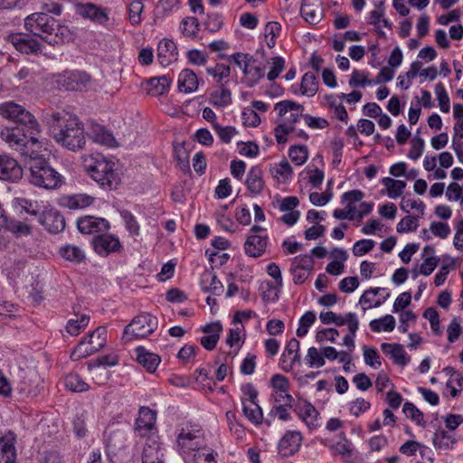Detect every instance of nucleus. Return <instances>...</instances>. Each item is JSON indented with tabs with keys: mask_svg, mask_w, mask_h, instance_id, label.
<instances>
[{
	"mask_svg": "<svg viewBox=\"0 0 463 463\" xmlns=\"http://www.w3.org/2000/svg\"><path fill=\"white\" fill-rule=\"evenodd\" d=\"M334 324L337 326L347 325L348 330L352 334L356 333L359 327V320L357 316L352 312L347 313L345 317L335 314Z\"/></svg>",
	"mask_w": 463,
	"mask_h": 463,
	"instance_id": "c03bdc74",
	"label": "nucleus"
},
{
	"mask_svg": "<svg viewBox=\"0 0 463 463\" xmlns=\"http://www.w3.org/2000/svg\"><path fill=\"white\" fill-rule=\"evenodd\" d=\"M246 185L248 190L253 194H259L264 187L262 179V171L258 166H252L248 172L246 178Z\"/></svg>",
	"mask_w": 463,
	"mask_h": 463,
	"instance_id": "c85d7f7f",
	"label": "nucleus"
},
{
	"mask_svg": "<svg viewBox=\"0 0 463 463\" xmlns=\"http://www.w3.org/2000/svg\"><path fill=\"white\" fill-rule=\"evenodd\" d=\"M216 456L217 453L213 449L203 447L194 452L191 463H217Z\"/></svg>",
	"mask_w": 463,
	"mask_h": 463,
	"instance_id": "09e8293b",
	"label": "nucleus"
},
{
	"mask_svg": "<svg viewBox=\"0 0 463 463\" xmlns=\"http://www.w3.org/2000/svg\"><path fill=\"white\" fill-rule=\"evenodd\" d=\"M285 67V60L280 57H273L271 58V67L269 71L267 74V78L269 81H273L276 80L280 72L284 70Z\"/></svg>",
	"mask_w": 463,
	"mask_h": 463,
	"instance_id": "bf43d9fd",
	"label": "nucleus"
},
{
	"mask_svg": "<svg viewBox=\"0 0 463 463\" xmlns=\"http://www.w3.org/2000/svg\"><path fill=\"white\" fill-rule=\"evenodd\" d=\"M294 411L310 429L317 427L318 411L307 401H303L295 405Z\"/></svg>",
	"mask_w": 463,
	"mask_h": 463,
	"instance_id": "412c9836",
	"label": "nucleus"
},
{
	"mask_svg": "<svg viewBox=\"0 0 463 463\" xmlns=\"http://www.w3.org/2000/svg\"><path fill=\"white\" fill-rule=\"evenodd\" d=\"M118 364V358L115 355H103L91 360L88 363V368L90 371L95 370V368H106V366H113Z\"/></svg>",
	"mask_w": 463,
	"mask_h": 463,
	"instance_id": "603ef678",
	"label": "nucleus"
},
{
	"mask_svg": "<svg viewBox=\"0 0 463 463\" xmlns=\"http://www.w3.org/2000/svg\"><path fill=\"white\" fill-rule=\"evenodd\" d=\"M375 245L374 241L369 239H363L357 241L353 246V254L354 256H363L371 251Z\"/></svg>",
	"mask_w": 463,
	"mask_h": 463,
	"instance_id": "052dcab7",
	"label": "nucleus"
},
{
	"mask_svg": "<svg viewBox=\"0 0 463 463\" xmlns=\"http://www.w3.org/2000/svg\"><path fill=\"white\" fill-rule=\"evenodd\" d=\"M143 10L144 5L141 0H130L128 4V19L132 25H137L141 23Z\"/></svg>",
	"mask_w": 463,
	"mask_h": 463,
	"instance_id": "de8ad7c7",
	"label": "nucleus"
},
{
	"mask_svg": "<svg viewBox=\"0 0 463 463\" xmlns=\"http://www.w3.org/2000/svg\"><path fill=\"white\" fill-rule=\"evenodd\" d=\"M156 421V411L147 407H142L136 420L135 430L138 436L146 437L155 429Z\"/></svg>",
	"mask_w": 463,
	"mask_h": 463,
	"instance_id": "f8f14e48",
	"label": "nucleus"
},
{
	"mask_svg": "<svg viewBox=\"0 0 463 463\" xmlns=\"http://www.w3.org/2000/svg\"><path fill=\"white\" fill-rule=\"evenodd\" d=\"M0 115L17 124L2 128L0 137L26 158L24 175L28 182L47 190L60 188L64 177L51 165L49 158L40 154L43 144L37 137L41 128L36 118L13 101L0 104Z\"/></svg>",
	"mask_w": 463,
	"mask_h": 463,
	"instance_id": "f257e3e1",
	"label": "nucleus"
},
{
	"mask_svg": "<svg viewBox=\"0 0 463 463\" xmlns=\"http://www.w3.org/2000/svg\"><path fill=\"white\" fill-rule=\"evenodd\" d=\"M24 175L23 168L15 159L3 155L0 156V179L5 181L15 182Z\"/></svg>",
	"mask_w": 463,
	"mask_h": 463,
	"instance_id": "1a4fd4ad",
	"label": "nucleus"
},
{
	"mask_svg": "<svg viewBox=\"0 0 463 463\" xmlns=\"http://www.w3.org/2000/svg\"><path fill=\"white\" fill-rule=\"evenodd\" d=\"M90 82V76L84 71H71L64 75L63 87L67 90H81Z\"/></svg>",
	"mask_w": 463,
	"mask_h": 463,
	"instance_id": "4be33fe9",
	"label": "nucleus"
},
{
	"mask_svg": "<svg viewBox=\"0 0 463 463\" xmlns=\"http://www.w3.org/2000/svg\"><path fill=\"white\" fill-rule=\"evenodd\" d=\"M82 165L92 180L106 190L117 189L120 184V174L116 164L99 153L86 155Z\"/></svg>",
	"mask_w": 463,
	"mask_h": 463,
	"instance_id": "7ed1b4c3",
	"label": "nucleus"
},
{
	"mask_svg": "<svg viewBox=\"0 0 463 463\" xmlns=\"http://www.w3.org/2000/svg\"><path fill=\"white\" fill-rule=\"evenodd\" d=\"M242 73L248 76L247 85L252 87L265 76L264 69L260 66L248 67L247 63L242 68Z\"/></svg>",
	"mask_w": 463,
	"mask_h": 463,
	"instance_id": "a18cd8bd",
	"label": "nucleus"
},
{
	"mask_svg": "<svg viewBox=\"0 0 463 463\" xmlns=\"http://www.w3.org/2000/svg\"><path fill=\"white\" fill-rule=\"evenodd\" d=\"M106 327H98L89 335L88 340L85 338L75 347L71 354V358L72 360H79L90 355L93 351H98L103 347L106 341Z\"/></svg>",
	"mask_w": 463,
	"mask_h": 463,
	"instance_id": "0eeeda50",
	"label": "nucleus"
},
{
	"mask_svg": "<svg viewBox=\"0 0 463 463\" xmlns=\"http://www.w3.org/2000/svg\"><path fill=\"white\" fill-rule=\"evenodd\" d=\"M382 184L387 189V194L390 198L396 199L401 196L406 187V183L402 180H394L391 177H384Z\"/></svg>",
	"mask_w": 463,
	"mask_h": 463,
	"instance_id": "4c0bfd02",
	"label": "nucleus"
},
{
	"mask_svg": "<svg viewBox=\"0 0 463 463\" xmlns=\"http://www.w3.org/2000/svg\"><path fill=\"white\" fill-rule=\"evenodd\" d=\"M210 102L215 107L223 108L232 103V92L225 86L224 83H221L219 90H214L211 93Z\"/></svg>",
	"mask_w": 463,
	"mask_h": 463,
	"instance_id": "2f4dec72",
	"label": "nucleus"
},
{
	"mask_svg": "<svg viewBox=\"0 0 463 463\" xmlns=\"http://www.w3.org/2000/svg\"><path fill=\"white\" fill-rule=\"evenodd\" d=\"M199 21L195 17H185L181 22V30L183 34L192 37L199 31Z\"/></svg>",
	"mask_w": 463,
	"mask_h": 463,
	"instance_id": "864d4df0",
	"label": "nucleus"
},
{
	"mask_svg": "<svg viewBox=\"0 0 463 463\" xmlns=\"http://www.w3.org/2000/svg\"><path fill=\"white\" fill-rule=\"evenodd\" d=\"M121 217L123 218L126 227L128 232L133 235L139 234V224L136 220L135 216L128 211H122L120 213Z\"/></svg>",
	"mask_w": 463,
	"mask_h": 463,
	"instance_id": "0e129e2a",
	"label": "nucleus"
},
{
	"mask_svg": "<svg viewBox=\"0 0 463 463\" xmlns=\"http://www.w3.org/2000/svg\"><path fill=\"white\" fill-rule=\"evenodd\" d=\"M199 80L196 74L190 69L183 70L178 76V90L191 93L197 90Z\"/></svg>",
	"mask_w": 463,
	"mask_h": 463,
	"instance_id": "bb28decb",
	"label": "nucleus"
},
{
	"mask_svg": "<svg viewBox=\"0 0 463 463\" xmlns=\"http://www.w3.org/2000/svg\"><path fill=\"white\" fill-rule=\"evenodd\" d=\"M171 84V79L167 76L151 78L147 80L149 87L147 92L152 96H162L166 93Z\"/></svg>",
	"mask_w": 463,
	"mask_h": 463,
	"instance_id": "7c9ffc66",
	"label": "nucleus"
},
{
	"mask_svg": "<svg viewBox=\"0 0 463 463\" xmlns=\"http://www.w3.org/2000/svg\"><path fill=\"white\" fill-rule=\"evenodd\" d=\"M90 322V317L81 315L80 319H70L66 325V331L71 335H78L80 330L84 329Z\"/></svg>",
	"mask_w": 463,
	"mask_h": 463,
	"instance_id": "8fccbe9b",
	"label": "nucleus"
},
{
	"mask_svg": "<svg viewBox=\"0 0 463 463\" xmlns=\"http://www.w3.org/2000/svg\"><path fill=\"white\" fill-rule=\"evenodd\" d=\"M61 257L71 262H80L85 259L83 250L75 245H65L60 249Z\"/></svg>",
	"mask_w": 463,
	"mask_h": 463,
	"instance_id": "a19ab883",
	"label": "nucleus"
},
{
	"mask_svg": "<svg viewBox=\"0 0 463 463\" xmlns=\"http://www.w3.org/2000/svg\"><path fill=\"white\" fill-rule=\"evenodd\" d=\"M206 72L211 75L220 86L221 83L225 84L229 81L231 67L223 63H217L214 67H208Z\"/></svg>",
	"mask_w": 463,
	"mask_h": 463,
	"instance_id": "c9c22d12",
	"label": "nucleus"
},
{
	"mask_svg": "<svg viewBox=\"0 0 463 463\" xmlns=\"http://www.w3.org/2000/svg\"><path fill=\"white\" fill-rule=\"evenodd\" d=\"M14 441L15 434L11 430L0 436V463H14L16 459Z\"/></svg>",
	"mask_w": 463,
	"mask_h": 463,
	"instance_id": "dca6fc26",
	"label": "nucleus"
},
{
	"mask_svg": "<svg viewBox=\"0 0 463 463\" xmlns=\"http://www.w3.org/2000/svg\"><path fill=\"white\" fill-rule=\"evenodd\" d=\"M26 263L24 259L13 260L9 258L4 262L3 270L11 281L16 282L17 279L27 275Z\"/></svg>",
	"mask_w": 463,
	"mask_h": 463,
	"instance_id": "a211bd4d",
	"label": "nucleus"
},
{
	"mask_svg": "<svg viewBox=\"0 0 463 463\" xmlns=\"http://www.w3.org/2000/svg\"><path fill=\"white\" fill-rule=\"evenodd\" d=\"M5 229L16 237L28 236L32 233V226L26 222L6 216L0 218V230Z\"/></svg>",
	"mask_w": 463,
	"mask_h": 463,
	"instance_id": "6ab92c4d",
	"label": "nucleus"
},
{
	"mask_svg": "<svg viewBox=\"0 0 463 463\" xmlns=\"http://www.w3.org/2000/svg\"><path fill=\"white\" fill-rule=\"evenodd\" d=\"M242 411L244 416L253 424L260 425L262 423V410L256 402H247L242 401Z\"/></svg>",
	"mask_w": 463,
	"mask_h": 463,
	"instance_id": "72a5a7b5",
	"label": "nucleus"
},
{
	"mask_svg": "<svg viewBox=\"0 0 463 463\" xmlns=\"http://www.w3.org/2000/svg\"><path fill=\"white\" fill-rule=\"evenodd\" d=\"M136 354L137 361L150 373H154L161 362L160 356L148 352L143 346L137 347Z\"/></svg>",
	"mask_w": 463,
	"mask_h": 463,
	"instance_id": "393cba45",
	"label": "nucleus"
},
{
	"mask_svg": "<svg viewBox=\"0 0 463 463\" xmlns=\"http://www.w3.org/2000/svg\"><path fill=\"white\" fill-rule=\"evenodd\" d=\"M455 266V260L449 255H444L442 257V264L439 272L436 274L434 279V284L436 287L441 286L445 280L447 279L448 274L449 273L450 269H453Z\"/></svg>",
	"mask_w": 463,
	"mask_h": 463,
	"instance_id": "58836bf2",
	"label": "nucleus"
},
{
	"mask_svg": "<svg viewBox=\"0 0 463 463\" xmlns=\"http://www.w3.org/2000/svg\"><path fill=\"white\" fill-rule=\"evenodd\" d=\"M64 204L70 209H78L90 206L94 198L87 194H75L64 198Z\"/></svg>",
	"mask_w": 463,
	"mask_h": 463,
	"instance_id": "37998d69",
	"label": "nucleus"
},
{
	"mask_svg": "<svg viewBox=\"0 0 463 463\" xmlns=\"http://www.w3.org/2000/svg\"><path fill=\"white\" fill-rule=\"evenodd\" d=\"M382 351L390 355L393 363L402 366L406 365L409 363V358L403 349V346L400 344H389L383 343L381 345Z\"/></svg>",
	"mask_w": 463,
	"mask_h": 463,
	"instance_id": "a878e982",
	"label": "nucleus"
},
{
	"mask_svg": "<svg viewBox=\"0 0 463 463\" xmlns=\"http://www.w3.org/2000/svg\"><path fill=\"white\" fill-rule=\"evenodd\" d=\"M302 436L299 431H287L279 442V452L283 457L295 454L301 445Z\"/></svg>",
	"mask_w": 463,
	"mask_h": 463,
	"instance_id": "2eb2a0df",
	"label": "nucleus"
},
{
	"mask_svg": "<svg viewBox=\"0 0 463 463\" xmlns=\"http://www.w3.org/2000/svg\"><path fill=\"white\" fill-rule=\"evenodd\" d=\"M275 109H279V115L284 116L288 111L298 112L303 111L304 108L302 105L293 100H282L276 104Z\"/></svg>",
	"mask_w": 463,
	"mask_h": 463,
	"instance_id": "e2e57ef3",
	"label": "nucleus"
},
{
	"mask_svg": "<svg viewBox=\"0 0 463 463\" xmlns=\"http://www.w3.org/2000/svg\"><path fill=\"white\" fill-rule=\"evenodd\" d=\"M9 41L21 53L38 54L41 52V43L30 35L14 33L9 35Z\"/></svg>",
	"mask_w": 463,
	"mask_h": 463,
	"instance_id": "9b49d317",
	"label": "nucleus"
},
{
	"mask_svg": "<svg viewBox=\"0 0 463 463\" xmlns=\"http://www.w3.org/2000/svg\"><path fill=\"white\" fill-rule=\"evenodd\" d=\"M222 17L217 13L208 14L207 19L203 22L205 29L211 33L218 32L222 28Z\"/></svg>",
	"mask_w": 463,
	"mask_h": 463,
	"instance_id": "13d9d810",
	"label": "nucleus"
},
{
	"mask_svg": "<svg viewBox=\"0 0 463 463\" xmlns=\"http://www.w3.org/2000/svg\"><path fill=\"white\" fill-rule=\"evenodd\" d=\"M213 129L223 143H230L232 137L237 134L234 127H222L219 123H213Z\"/></svg>",
	"mask_w": 463,
	"mask_h": 463,
	"instance_id": "6e6d98bb",
	"label": "nucleus"
},
{
	"mask_svg": "<svg viewBox=\"0 0 463 463\" xmlns=\"http://www.w3.org/2000/svg\"><path fill=\"white\" fill-rule=\"evenodd\" d=\"M202 288L205 292H211L214 295H221L223 286L217 279V276L212 272H205L201 281Z\"/></svg>",
	"mask_w": 463,
	"mask_h": 463,
	"instance_id": "473e14b6",
	"label": "nucleus"
},
{
	"mask_svg": "<svg viewBox=\"0 0 463 463\" xmlns=\"http://www.w3.org/2000/svg\"><path fill=\"white\" fill-rule=\"evenodd\" d=\"M16 202L23 211L31 215L40 217V215L43 213L41 211V206L38 204L37 202H33L25 198H17Z\"/></svg>",
	"mask_w": 463,
	"mask_h": 463,
	"instance_id": "4d7b16f0",
	"label": "nucleus"
},
{
	"mask_svg": "<svg viewBox=\"0 0 463 463\" xmlns=\"http://www.w3.org/2000/svg\"><path fill=\"white\" fill-rule=\"evenodd\" d=\"M40 223L50 232L58 233L65 228L64 217L54 209L43 211L39 217Z\"/></svg>",
	"mask_w": 463,
	"mask_h": 463,
	"instance_id": "4468645a",
	"label": "nucleus"
},
{
	"mask_svg": "<svg viewBox=\"0 0 463 463\" xmlns=\"http://www.w3.org/2000/svg\"><path fill=\"white\" fill-rule=\"evenodd\" d=\"M24 27L50 45L58 43L55 33L58 27L57 21L46 13H33L28 15L24 20Z\"/></svg>",
	"mask_w": 463,
	"mask_h": 463,
	"instance_id": "20e7f679",
	"label": "nucleus"
},
{
	"mask_svg": "<svg viewBox=\"0 0 463 463\" xmlns=\"http://www.w3.org/2000/svg\"><path fill=\"white\" fill-rule=\"evenodd\" d=\"M164 453L156 440L146 443L142 453V463H164Z\"/></svg>",
	"mask_w": 463,
	"mask_h": 463,
	"instance_id": "cd10ccee",
	"label": "nucleus"
},
{
	"mask_svg": "<svg viewBox=\"0 0 463 463\" xmlns=\"http://www.w3.org/2000/svg\"><path fill=\"white\" fill-rule=\"evenodd\" d=\"M288 156L296 165H301L307 160V147L301 145L292 146L289 147Z\"/></svg>",
	"mask_w": 463,
	"mask_h": 463,
	"instance_id": "49530a36",
	"label": "nucleus"
},
{
	"mask_svg": "<svg viewBox=\"0 0 463 463\" xmlns=\"http://www.w3.org/2000/svg\"><path fill=\"white\" fill-rule=\"evenodd\" d=\"M364 362L371 367L378 368L382 363L380 361V355L375 348L364 346Z\"/></svg>",
	"mask_w": 463,
	"mask_h": 463,
	"instance_id": "680f3d73",
	"label": "nucleus"
},
{
	"mask_svg": "<svg viewBox=\"0 0 463 463\" xmlns=\"http://www.w3.org/2000/svg\"><path fill=\"white\" fill-rule=\"evenodd\" d=\"M300 90L303 95L314 96L318 90L317 77L311 72L305 73L301 80Z\"/></svg>",
	"mask_w": 463,
	"mask_h": 463,
	"instance_id": "ea45409f",
	"label": "nucleus"
},
{
	"mask_svg": "<svg viewBox=\"0 0 463 463\" xmlns=\"http://www.w3.org/2000/svg\"><path fill=\"white\" fill-rule=\"evenodd\" d=\"M435 93L437 95L440 110L443 113H448L449 111V98L441 82L435 86Z\"/></svg>",
	"mask_w": 463,
	"mask_h": 463,
	"instance_id": "5fc2aeb1",
	"label": "nucleus"
},
{
	"mask_svg": "<svg viewBox=\"0 0 463 463\" xmlns=\"http://www.w3.org/2000/svg\"><path fill=\"white\" fill-rule=\"evenodd\" d=\"M91 138L94 142L109 147H113L116 146V140L113 135L99 125L93 127Z\"/></svg>",
	"mask_w": 463,
	"mask_h": 463,
	"instance_id": "f704fd0d",
	"label": "nucleus"
},
{
	"mask_svg": "<svg viewBox=\"0 0 463 463\" xmlns=\"http://www.w3.org/2000/svg\"><path fill=\"white\" fill-rule=\"evenodd\" d=\"M300 14L308 24H318L323 16L320 0H303Z\"/></svg>",
	"mask_w": 463,
	"mask_h": 463,
	"instance_id": "aec40b11",
	"label": "nucleus"
},
{
	"mask_svg": "<svg viewBox=\"0 0 463 463\" xmlns=\"http://www.w3.org/2000/svg\"><path fill=\"white\" fill-rule=\"evenodd\" d=\"M401 209L405 213H409L410 210L415 209L423 214L425 204L420 200H414L404 196L401 202Z\"/></svg>",
	"mask_w": 463,
	"mask_h": 463,
	"instance_id": "69168bd1",
	"label": "nucleus"
},
{
	"mask_svg": "<svg viewBox=\"0 0 463 463\" xmlns=\"http://www.w3.org/2000/svg\"><path fill=\"white\" fill-rule=\"evenodd\" d=\"M79 13L83 17L90 18L101 25H106L109 20L106 10L93 4L82 5L79 8Z\"/></svg>",
	"mask_w": 463,
	"mask_h": 463,
	"instance_id": "5701e85b",
	"label": "nucleus"
},
{
	"mask_svg": "<svg viewBox=\"0 0 463 463\" xmlns=\"http://www.w3.org/2000/svg\"><path fill=\"white\" fill-rule=\"evenodd\" d=\"M458 439L447 430L439 428L433 434L432 443L437 449H451Z\"/></svg>",
	"mask_w": 463,
	"mask_h": 463,
	"instance_id": "c756f323",
	"label": "nucleus"
},
{
	"mask_svg": "<svg viewBox=\"0 0 463 463\" xmlns=\"http://www.w3.org/2000/svg\"><path fill=\"white\" fill-rule=\"evenodd\" d=\"M203 431L196 426H185L181 429L177 439V449L182 456L201 449Z\"/></svg>",
	"mask_w": 463,
	"mask_h": 463,
	"instance_id": "423d86ee",
	"label": "nucleus"
},
{
	"mask_svg": "<svg viewBox=\"0 0 463 463\" xmlns=\"http://www.w3.org/2000/svg\"><path fill=\"white\" fill-rule=\"evenodd\" d=\"M64 385L67 390L74 392L88 391L90 386L82 378L74 373H71L64 378Z\"/></svg>",
	"mask_w": 463,
	"mask_h": 463,
	"instance_id": "e433bc0d",
	"label": "nucleus"
},
{
	"mask_svg": "<svg viewBox=\"0 0 463 463\" xmlns=\"http://www.w3.org/2000/svg\"><path fill=\"white\" fill-rule=\"evenodd\" d=\"M43 122L56 143L61 146L76 151L81 149L86 143L82 123L76 117L65 110L48 111L43 116Z\"/></svg>",
	"mask_w": 463,
	"mask_h": 463,
	"instance_id": "f03ea898",
	"label": "nucleus"
},
{
	"mask_svg": "<svg viewBox=\"0 0 463 463\" xmlns=\"http://www.w3.org/2000/svg\"><path fill=\"white\" fill-rule=\"evenodd\" d=\"M157 326V317L148 313H142L135 317L125 327L122 339L125 342H130L135 338H145L150 335Z\"/></svg>",
	"mask_w": 463,
	"mask_h": 463,
	"instance_id": "39448f33",
	"label": "nucleus"
},
{
	"mask_svg": "<svg viewBox=\"0 0 463 463\" xmlns=\"http://www.w3.org/2000/svg\"><path fill=\"white\" fill-rule=\"evenodd\" d=\"M269 241L266 229L260 225H253L244 243L245 254L251 258H259L263 255Z\"/></svg>",
	"mask_w": 463,
	"mask_h": 463,
	"instance_id": "6e6552de",
	"label": "nucleus"
},
{
	"mask_svg": "<svg viewBox=\"0 0 463 463\" xmlns=\"http://www.w3.org/2000/svg\"><path fill=\"white\" fill-rule=\"evenodd\" d=\"M371 408V403L364 398H357L350 403V412L355 417H359Z\"/></svg>",
	"mask_w": 463,
	"mask_h": 463,
	"instance_id": "338daca9",
	"label": "nucleus"
},
{
	"mask_svg": "<svg viewBox=\"0 0 463 463\" xmlns=\"http://www.w3.org/2000/svg\"><path fill=\"white\" fill-rule=\"evenodd\" d=\"M77 226L79 231L85 234L106 232L110 227L109 222L106 219L90 215L79 218Z\"/></svg>",
	"mask_w": 463,
	"mask_h": 463,
	"instance_id": "9d476101",
	"label": "nucleus"
},
{
	"mask_svg": "<svg viewBox=\"0 0 463 463\" xmlns=\"http://www.w3.org/2000/svg\"><path fill=\"white\" fill-rule=\"evenodd\" d=\"M222 330V326L219 322L207 324L203 328V332L209 334V335L201 338V345L208 351L213 350L217 345Z\"/></svg>",
	"mask_w": 463,
	"mask_h": 463,
	"instance_id": "b1692460",
	"label": "nucleus"
},
{
	"mask_svg": "<svg viewBox=\"0 0 463 463\" xmlns=\"http://www.w3.org/2000/svg\"><path fill=\"white\" fill-rule=\"evenodd\" d=\"M373 332L381 330L392 332L395 327V319L392 315H386L379 319H373L369 324Z\"/></svg>",
	"mask_w": 463,
	"mask_h": 463,
	"instance_id": "79ce46f5",
	"label": "nucleus"
},
{
	"mask_svg": "<svg viewBox=\"0 0 463 463\" xmlns=\"http://www.w3.org/2000/svg\"><path fill=\"white\" fill-rule=\"evenodd\" d=\"M402 411L407 418L420 426H424L423 413L412 402H405Z\"/></svg>",
	"mask_w": 463,
	"mask_h": 463,
	"instance_id": "3c124183",
	"label": "nucleus"
},
{
	"mask_svg": "<svg viewBox=\"0 0 463 463\" xmlns=\"http://www.w3.org/2000/svg\"><path fill=\"white\" fill-rule=\"evenodd\" d=\"M95 251L100 256H107L110 252L118 251L120 247L119 240L113 235L99 234L92 239Z\"/></svg>",
	"mask_w": 463,
	"mask_h": 463,
	"instance_id": "ddd939ff",
	"label": "nucleus"
},
{
	"mask_svg": "<svg viewBox=\"0 0 463 463\" xmlns=\"http://www.w3.org/2000/svg\"><path fill=\"white\" fill-rule=\"evenodd\" d=\"M417 227V218L414 216H406L397 224L396 230L399 233H404L415 231Z\"/></svg>",
	"mask_w": 463,
	"mask_h": 463,
	"instance_id": "774afa93",
	"label": "nucleus"
},
{
	"mask_svg": "<svg viewBox=\"0 0 463 463\" xmlns=\"http://www.w3.org/2000/svg\"><path fill=\"white\" fill-rule=\"evenodd\" d=\"M157 58L159 63L163 66H167L177 61L178 52L176 44L172 40L166 38L160 41L157 46Z\"/></svg>",
	"mask_w": 463,
	"mask_h": 463,
	"instance_id": "f3484780",
	"label": "nucleus"
}]
</instances>
